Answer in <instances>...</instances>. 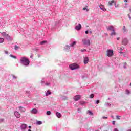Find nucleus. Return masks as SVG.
I'll return each mask as SVG.
<instances>
[{
    "mask_svg": "<svg viewBox=\"0 0 131 131\" xmlns=\"http://www.w3.org/2000/svg\"><path fill=\"white\" fill-rule=\"evenodd\" d=\"M117 40H119V38H117Z\"/></svg>",
    "mask_w": 131,
    "mask_h": 131,
    "instance_id": "obj_48",
    "label": "nucleus"
},
{
    "mask_svg": "<svg viewBox=\"0 0 131 131\" xmlns=\"http://www.w3.org/2000/svg\"><path fill=\"white\" fill-rule=\"evenodd\" d=\"M120 50V51H122L123 50V48L122 47H121Z\"/></svg>",
    "mask_w": 131,
    "mask_h": 131,
    "instance_id": "obj_42",
    "label": "nucleus"
},
{
    "mask_svg": "<svg viewBox=\"0 0 131 131\" xmlns=\"http://www.w3.org/2000/svg\"><path fill=\"white\" fill-rule=\"evenodd\" d=\"M96 104H99L100 103V100H98L96 101Z\"/></svg>",
    "mask_w": 131,
    "mask_h": 131,
    "instance_id": "obj_32",
    "label": "nucleus"
},
{
    "mask_svg": "<svg viewBox=\"0 0 131 131\" xmlns=\"http://www.w3.org/2000/svg\"><path fill=\"white\" fill-rule=\"evenodd\" d=\"M120 117L118 116H116V118L118 120H119V119H120V118H119Z\"/></svg>",
    "mask_w": 131,
    "mask_h": 131,
    "instance_id": "obj_30",
    "label": "nucleus"
},
{
    "mask_svg": "<svg viewBox=\"0 0 131 131\" xmlns=\"http://www.w3.org/2000/svg\"><path fill=\"white\" fill-rule=\"evenodd\" d=\"M116 34V33H115V31H114L111 33V36H112V35H115Z\"/></svg>",
    "mask_w": 131,
    "mask_h": 131,
    "instance_id": "obj_21",
    "label": "nucleus"
},
{
    "mask_svg": "<svg viewBox=\"0 0 131 131\" xmlns=\"http://www.w3.org/2000/svg\"><path fill=\"white\" fill-rule=\"evenodd\" d=\"M129 11L131 12V8L129 9Z\"/></svg>",
    "mask_w": 131,
    "mask_h": 131,
    "instance_id": "obj_47",
    "label": "nucleus"
},
{
    "mask_svg": "<svg viewBox=\"0 0 131 131\" xmlns=\"http://www.w3.org/2000/svg\"><path fill=\"white\" fill-rule=\"evenodd\" d=\"M90 32V33H92V32Z\"/></svg>",
    "mask_w": 131,
    "mask_h": 131,
    "instance_id": "obj_55",
    "label": "nucleus"
},
{
    "mask_svg": "<svg viewBox=\"0 0 131 131\" xmlns=\"http://www.w3.org/2000/svg\"><path fill=\"white\" fill-rule=\"evenodd\" d=\"M81 24H78V25H77L75 27V29H76V30L79 31L80 30V29H81Z\"/></svg>",
    "mask_w": 131,
    "mask_h": 131,
    "instance_id": "obj_7",
    "label": "nucleus"
},
{
    "mask_svg": "<svg viewBox=\"0 0 131 131\" xmlns=\"http://www.w3.org/2000/svg\"><path fill=\"white\" fill-rule=\"evenodd\" d=\"M12 77H13V78H15V79L17 78V77H16V76H15V75H12Z\"/></svg>",
    "mask_w": 131,
    "mask_h": 131,
    "instance_id": "obj_35",
    "label": "nucleus"
},
{
    "mask_svg": "<svg viewBox=\"0 0 131 131\" xmlns=\"http://www.w3.org/2000/svg\"><path fill=\"white\" fill-rule=\"evenodd\" d=\"M106 28L108 31H114V27L113 26H108Z\"/></svg>",
    "mask_w": 131,
    "mask_h": 131,
    "instance_id": "obj_6",
    "label": "nucleus"
},
{
    "mask_svg": "<svg viewBox=\"0 0 131 131\" xmlns=\"http://www.w3.org/2000/svg\"><path fill=\"white\" fill-rule=\"evenodd\" d=\"M102 118H103V119H108V117H103Z\"/></svg>",
    "mask_w": 131,
    "mask_h": 131,
    "instance_id": "obj_33",
    "label": "nucleus"
},
{
    "mask_svg": "<svg viewBox=\"0 0 131 131\" xmlns=\"http://www.w3.org/2000/svg\"><path fill=\"white\" fill-rule=\"evenodd\" d=\"M96 131H99L98 130H96Z\"/></svg>",
    "mask_w": 131,
    "mask_h": 131,
    "instance_id": "obj_57",
    "label": "nucleus"
},
{
    "mask_svg": "<svg viewBox=\"0 0 131 131\" xmlns=\"http://www.w3.org/2000/svg\"><path fill=\"white\" fill-rule=\"evenodd\" d=\"M126 93L128 94H129V91H128V90H126Z\"/></svg>",
    "mask_w": 131,
    "mask_h": 131,
    "instance_id": "obj_31",
    "label": "nucleus"
},
{
    "mask_svg": "<svg viewBox=\"0 0 131 131\" xmlns=\"http://www.w3.org/2000/svg\"><path fill=\"white\" fill-rule=\"evenodd\" d=\"M84 104H85V102L84 101H80V105H83Z\"/></svg>",
    "mask_w": 131,
    "mask_h": 131,
    "instance_id": "obj_22",
    "label": "nucleus"
},
{
    "mask_svg": "<svg viewBox=\"0 0 131 131\" xmlns=\"http://www.w3.org/2000/svg\"><path fill=\"white\" fill-rule=\"evenodd\" d=\"M130 85L131 86V83H130Z\"/></svg>",
    "mask_w": 131,
    "mask_h": 131,
    "instance_id": "obj_56",
    "label": "nucleus"
},
{
    "mask_svg": "<svg viewBox=\"0 0 131 131\" xmlns=\"http://www.w3.org/2000/svg\"><path fill=\"white\" fill-rule=\"evenodd\" d=\"M112 123H113V124L114 125H115V121H113L112 122Z\"/></svg>",
    "mask_w": 131,
    "mask_h": 131,
    "instance_id": "obj_36",
    "label": "nucleus"
},
{
    "mask_svg": "<svg viewBox=\"0 0 131 131\" xmlns=\"http://www.w3.org/2000/svg\"><path fill=\"white\" fill-rule=\"evenodd\" d=\"M19 109H22V106H20Z\"/></svg>",
    "mask_w": 131,
    "mask_h": 131,
    "instance_id": "obj_46",
    "label": "nucleus"
},
{
    "mask_svg": "<svg viewBox=\"0 0 131 131\" xmlns=\"http://www.w3.org/2000/svg\"><path fill=\"white\" fill-rule=\"evenodd\" d=\"M14 115L16 116V117H17L18 118L21 117V115L18 112H14Z\"/></svg>",
    "mask_w": 131,
    "mask_h": 131,
    "instance_id": "obj_10",
    "label": "nucleus"
},
{
    "mask_svg": "<svg viewBox=\"0 0 131 131\" xmlns=\"http://www.w3.org/2000/svg\"><path fill=\"white\" fill-rule=\"evenodd\" d=\"M114 3V0H112L111 1H109L108 3V6H112Z\"/></svg>",
    "mask_w": 131,
    "mask_h": 131,
    "instance_id": "obj_16",
    "label": "nucleus"
},
{
    "mask_svg": "<svg viewBox=\"0 0 131 131\" xmlns=\"http://www.w3.org/2000/svg\"><path fill=\"white\" fill-rule=\"evenodd\" d=\"M89 113H90L91 115H93V113H92V112H90Z\"/></svg>",
    "mask_w": 131,
    "mask_h": 131,
    "instance_id": "obj_43",
    "label": "nucleus"
},
{
    "mask_svg": "<svg viewBox=\"0 0 131 131\" xmlns=\"http://www.w3.org/2000/svg\"><path fill=\"white\" fill-rule=\"evenodd\" d=\"M90 98H94V94H91L90 96Z\"/></svg>",
    "mask_w": 131,
    "mask_h": 131,
    "instance_id": "obj_29",
    "label": "nucleus"
},
{
    "mask_svg": "<svg viewBox=\"0 0 131 131\" xmlns=\"http://www.w3.org/2000/svg\"><path fill=\"white\" fill-rule=\"evenodd\" d=\"M111 117H112V118H114V117H113V116H111Z\"/></svg>",
    "mask_w": 131,
    "mask_h": 131,
    "instance_id": "obj_50",
    "label": "nucleus"
},
{
    "mask_svg": "<svg viewBox=\"0 0 131 131\" xmlns=\"http://www.w3.org/2000/svg\"><path fill=\"white\" fill-rule=\"evenodd\" d=\"M85 51H86L85 49L81 50V52H85Z\"/></svg>",
    "mask_w": 131,
    "mask_h": 131,
    "instance_id": "obj_38",
    "label": "nucleus"
},
{
    "mask_svg": "<svg viewBox=\"0 0 131 131\" xmlns=\"http://www.w3.org/2000/svg\"><path fill=\"white\" fill-rule=\"evenodd\" d=\"M28 131H31L30 129H29Z\"/></svg>",
    "mask_w": 131,
    "mask_h": 131,
    "instance_id": "obj_52",
    "label": "nucleus"
},
{
    "mask_svg": "<svg viewBox=\"0 0 131 131\" xmlns=\"http://www.w3.org/2000/svg\"><path fill=\"white\" fill-rule=\"evenodd\" d=\"M34 106H36V104H34Z\"/></svg>",
    "mask_w": 131,
    "mask_h": 131,
    "instance_id": "obj_51",
    "label": "nucleus"
},
{
    "mask_svg": "<svg viewBox=\"0 0 131 131\" xmlns=\"http://www.w3.org/2000/svg\"><path fill=\"white\" fill-rule=\"evenodd\" d=\"M128 16H129V18L130 19V16L129 15V14L128 15Z\"/></svg>",
    "mask_w": 131,
    "mask_h": 131,
    "instance_id": "obj_49",
    "label": "nucleus"
},
{
    "mask_svg": "<svg viewBox=\"0 0 131 131\" xmlns=\"http://www.w3.org/2000/svg\"><path fill=\"white\" fill-rule=\"evenodd\" d=\"M83 43L84 45H86V46H90L91 45V41L89 39H85L83 41Z\"/></svg>",
    "mask_w": 131,
    "mask_h": 131,
    "instance_id": "obj_5",
    "label": "nucleus"
},
{
    "mask_svg": "<svg viewBox=\"0 0 131 131\" xmlns=\"http://www.w3.org/2000/svg\"><path fill=\"white\" fill-rule=\"evenodd\" d=\"M56 115L57 117H58V118H61V117L62 116V115H61V113L59 112H56Z\"/></svg>",
    "mask_w": 131,
    "mask_h": 131,
    "instance_id": "obj_15",
    "label": "nucleus"
},
{
    "mask_svg": "<svg viewBox=\"0 0 131 131\" xmlns=\"http://www.w3.org/2000/svg\"><path fill=\"white\" fill-rule=\"evenodd\" d=\"M29 128H30V129H31V126H29Z\"/></svg>",
    "mask_w": 131,
    "mask_h": 131,
    "instance_id": "obj_44",
    "label": "nucleus"
},
{
    "mask_svg": "<svg viewBox=\"0 0 131 131\" xmlns=\"http://www.w3.org/2000/svg\"><path fill=\"white\" fill-rule=\"evenodd\" d=\"M1 34L4 37H6L8 40H13V39L12 37H11V36L9 35V34H7L6 32H3L1 33Z\"/></svg>",
    "mask_w": 131,
    "mask_h": 131,
    "instance_id": "obj_2",
    "label": "nucleus"
},
{
    "mask_svg": "<svg viewBox=\"0 0 131 131\" xmlns=\"http://www.w3.org/2000/svg\"><path fill=\"white\" fill-rule=\"evenodd\" d=\"M47 41L46 40L42 41V42H40V45H45V43H47Z\"/></svg>",
    "mask_w": 131,
    "mask_h": 131,
    "instance_id": "obj_23",
    "label": "nucleus"
},
{
    "mask_svg": "<svg viewBox=\"0 0 131 131\" xmlns=\"http://www.w3.org/2000/svg\"><path fill=\"white\" fill-rule=\"evenodd\" d=\"M46 114L47 115H51V111H47V113H46Z\"/></svg>",
    "mask_w": 131,
    "mask_h": 131,
    "instance_id": "obj_27",
    "label": "nucleus"
},
{
    "mask_svg": "<svg viewBox=\"0 0 131 131\" xmlns=\"http://www.w3.org/2000/svg\"><path fill=\"white\" fill-rule=\"evenodd\" d=\"M30 58H32V56H30Z\"/></svg>",
    "mask_w": 131,
    "mask_h": 131,
    "instance_id": "obj_53",
    "label": "nucleus"
},
{
    "mask_svg": "<svg viewBox=\"0 0 131 131\" xmlns=\"http://www.w3.org/2000/svg\"><path fill=\"white\" fill-rule=\"evenodd\" d=\"M128 42V41L127 40V39L125 38L123 40L122 43L123 45H124V46H126V45H127Z\"/></svg>",
    "mask_w": 131,
    "mask_h": 131,
    "instance_id": "obj_11",
    "label": "nucleus"
},
{
    "mask_svg": "<svg viewBox=\"0 0 131 131\" xmlns=\"http://www.w3.org/2000/svg\"><path fill=\"white\" fill-rule=\"evenodd\" d=\"M30 62L29 60L26 57H22L20 59V63L25 65V66H28Z\"/></svg>",
    "mask_w": 131,
    "mask_h": 131,
    "instance_id": "obj_1",
    "label": "nucleus"
},
{
    "mask_svg": "<svg viewBox=\"0 0 131 131\" xmlns=\"http://www.w3.org/2000/svg\"><path fill=\"white\" fill-rule=\"evenodd\" d=\"M31 112L32 114H37L38 111L36 108H34L31 111Z\"/></svg>",
    "mask_w": 131,
    "mask_h": 131,
    "instance_id": "obj_9",
    "label": "nucleus"
},
{
    "mask_svg": "<svg viewBox=\"0 0 131 131\" xmlns=\"http://www.w3.org/2000/svg\"><path fill=\"white\" fill-rule=\"evenodd\" d=\"M76 45V41H74L72 42V43L70 44V47H71L72 48H73V47H74V45Z\"/></svg>",
    "mask_w": 131,
    "mask_h": 131,
    "instance_id": "obj_18",
    "label": "nucleus"
},
{
    "mask_svg": "<svg viewBox=\"0 0 131 131\" xmlns=\"http://www.w3.org/2000/svg\"><path fill=\"white\" fill-rule=\"evenodd\" d=\"M120 54H123V52H120Z\"/></svg>",
    "mask_w": 131,
    "mask_h": 131,
    "instance_id": "obj_45",
    "label": "nucleus"
},
{
    "mask_svg": "<svg viewBox=\"0 0 131 131\" xmlns=\"http://www.w3.org/2000/svg\"><path fill=\"white\" fill-rule=\"evenodd\" d=\"M99 7L100 9L102 10V11H104V12H105V11H106V9L105 8V7L104 6V5H100Z\"/></svg>",
    "mask_w": 131,
    "mask_h": 131,
    "instance_id": "obj_12",
    "label": "nucleus"
},
{
    "mask_svg": "<svg viewBox=\"0 0 131 131\" xmlns=\"http://www.w3.org/2000/svg\"><path fill=\"white\" fill-rule=\"evenodd\" d=\"M89 63V57H85L84 58V64H88Z\"/></svg>",
    "mask_w": 131,
    "mask_h": 131,
    "instance_id": "obj_13",
    "label": "nucleus"
},
{
    "mask_svg": "<svg viewBox=\"0 0 131 131\" xmlns=\"http://www.w3.org/2000/svg\"><path fill=\"white\" fill-rule=\"evenodd\" d=\"M82 10H83V11H85V10H86V12H89V9H86V8H85V7H84V8H83V9H82Z\"/></svg>",
    "mask_w": 131,
    "mask_h": 131,
    "instance_id": "obj_25",
    "label": "nucleus"
},
{
    "mask_svg": "<svg viewBox=\"0 0 131 131\" xmlns=\"http://www.w3.org/2000/svg\"><path fill=\"white\" fill-rule=\"evenodd\" d=\"M69 67L71 70H74V69H77V68H78V65L76 63H73L70 65Z\"/></svg>",
    "mask_w": 131,
    "mask_h": 131,
    "instance_id": "obj_3",
    "label": "nucleus"
},
{
    "mask_svg": "<svg viewBox=\"0 0 131 131\" xmlns=\"http://www.w3.org/2000/svg\"><path fill=\"white\" fill-rule=\"evenodd\" d=\"M114 131H119L118 129H117V128H115L114 129Z\"/></svg>",
    "mask_w": 131,
    "mask_h": 131,
    "instance_id": "obj_41",
    "label": "nucleus"
},
{
    "mask_svg": "<svg viewBox=\"0 0 131 131\" xmlns=\"http://www.w3.org/2000/svg\"><path fill=\"white\" fill-rule=\"evenodd\" d=\"M10 56L11 57V58H13L14 59H17V57H16L15 56H14V55H13L12 54H11L10 55Z\"/></svg>",
    "mask_w": 131,
    "mask_h": 131,
    "instance_id": "obj_24",
    "label": "nucleus"
},
{
    "mask_svg": "<svg viewBox=\"0 0 131 131\" xmlns=\"http://www.w3.org/2000/svg\"><path fill=\"white\" fill-rule=\"evenodd\" d=\"M113 55V51L112 50H107L106 51V55L107 57H112Z\"/></svg>",
    "mask_w": 131,
    "mask_h": 131,
    "instance_id": "obj_4",
    "label": "nucleus"
},
{
    "mask_svg": "<svg viewBox=\"0 0 131 131\" xmlns=\"http://www.w3.org/2000/svg\"><path fill=\"white\" fill-rule=\"evenodd\" d=\"M5 54H8L9 52L7 51H5Z\"/></svg>",
    "mask_w": 131,
    "mask_h": 131,
    "instance_id": "obj_40",
    "label": "nucleus"
},
{
    "mask_svg": "<svg viewBox=\"0 0 131 131\" xmlns=\"http://www.w3.org/2000/svg\"><path fill=\"white\" fill-rule=\"evenodd\" d=\"M52 93L50 91H48L46 93V96H49V95H51Z\"/></svg>",
    "mask_w": 131,
    "mask_h": 131,
    "instance_id": "obj_19",
    "label": "nucleus"
},
{
    "mask_svg": "<svg viewBox=\"0 0 131 131\" xmlns=\"http://www.w3.org/2000/svg\"><path fill=\"white\" fill-rule=\"evenodd\" d=\"M80 98H81V96H80V95H76L74 97V101H78V100H80Z\"/></svg>",
    "mask_w": 131,
    "mask_h": 131,
    "instance_id": "obj_8",
    "label": "nucleus"
},
{
    "mask_svg": "<svg viewBox=\"0 0 131 131\" xmlns=\"http://www.w3.org/2000/svg\"><path fill=\"white\" fill-rule=\"evenodd\" d=\"M123 57H125L126 56V53H123Z\"/></svg>",
    "mask_w": 131,
    "mask_h": 131,
    "instance_id": "obj_37",
    "label": "nucleus"
},
{
    "mask_svg": "<svg viewBox=\"0 0 131 131\" xmlns=\"http://www.w3.org/2000/svg\"><path fill=\"white\" fill-rule=\"evenodd\" d=\"M5 41V39L3 38H0V43H3Z\"/></svg>",
    "mask_w": 131,
    "mask_h": 131,
    "instance_id": "obj_20",
    "label": "nucleus"
},
{
    "mask_svg": "<svg viewBox=\"0 0 131 131\" xmlns=\"http://www.w3.org/2000/svg\"><path fill=\"white\" fill-rule=\"evenodd\" d=\"M36 124H37V125H40V124H42V122L40 121H37L36 122Z\"/></svg>",
    "mask_w": 131,
    "mask_h": 131,
    "instance_id": "obj_17",
    "label": "nucleus"
},
{
    "mask_svg": "<svg viewBox=\"0 0 131 131\" xmlns=\"http://www.w3.org/2000/svg\"><path fill=\"white\" fill-rule=\"evenodd\" d=\"M86 7L88 8V6H86Z\"/></svg>",
    "mask_w": 131,
    "mask_h": 131,
    "instance_id": "obj_54",
    "label": "nucleus"
},
{
    "mask_svg": "<svg viewBox=\"0 0 131 131\" xmlns=\"http://www.w3.org/2000/svg\"><path fill=\"white\" fill-rule=\"evenodd\" d=\"M46 85H50V83H46Z\"/></svg>",
    "mask_w": 131,
    "mask_h": 131,
    "instance_id": "obj_39",
    "label": "nucleus"
},
{
    "mask_svg": "<svg viewBox=\"0 0 131 131\" xmlns=\"http://www.w3.org/2000/svg\"><path fill=\"white\" fill-rule=\"evenodd\" d=\"M27 127V125L26 124H23L21 126V129H25Z\"/></svg>",
    "mask_w": 131,
    "mask_h": 131,
    "instance_id": "obj_14",
    "label": "nucleus"
},
{
    "mask_svg": "<svg viewBox=\"0 0 131 131\" xmlns=\"http://www.w3.org/2000/svg\"><path fill=\"white\" fill-rule=\"evenodd\" d=\"M85 33L86 34H89V31H85Z\"/></svg>",
    "mask_w": 131,
    "mask_h": 131,
    "instance_id": "obj_34",
    "label": "nucleus"
},
{
    "mask_svg": "<svg viewBox=\"0 0 131 131\" xmlns=\"http://www.w3.org/2000/svg\"><path fill=\"white\" fill-rule=\"evenodd\" d=\"M123 30H124V32H125V31H126V29L125 28V26H124L123 28Z\"/></svg>",
    "mask_w": 131,
    "mask_h": 131,
    "instance_id": "obj_28",
    "label": "nucleus"
},
{
    "mask_svg": "<svg viewBox=\"0 0 131 131\" xmlns=\"http://www.w3.org/2000/svg\"><path fill=\"white\" fill-rule=\"evenodd\" d=\"M19 47L18 46H17V45H15V46H14V49L15 50H18V49H19Z\"/></svg>",
    "mask_w": 131,
    "mask_h": 131,
    "instance_id": "obj_26",
    "label": "nucleus"
}]
</instances>
